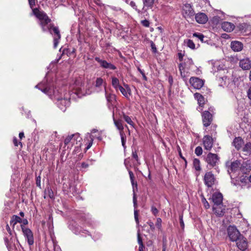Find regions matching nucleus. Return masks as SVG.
I'll return each mask as SVG.
<instances>
[{
	"instance_id": "obj_1",
	"label": "nucleus",
	"mask_w": 251,
	"mask_h": 251,
	"mask_svg": "<svg viewBox=\"0 0 251 251\" xmlns=\"http://www.w3.org/2000/svg\"><path fill=\"white\" fill-rule=\"evenodd\" d=\"M35 88H38L49 96L51 99L56 101L55 103L57 106L63 112L69 106L71 99H75V96L81 98L84 95L85 87L83 85H81L80 87H76L71 94L65 93L63 95L61 90L60 91L54 89V83L53 81H48L47 77H46L42 82L36 85Z\"/></svg>"
},
{
	"instance_id": "obj_2",
	"label": "nucleus",
	"mask_w": 251,
	"mask_h": 251,
	"mask_svg": "<svg viewBox=\"0 0 251 251\" xmlns=\"http://www.w3.org/2000/svg\"><path fill=\"white\" fill-rule=\"evenodd\" d=\"M29 4L32 13L40 21V25L43 31H49L53 36V47L56 48L61 38L60 31L57 27L53 26L51 24V20L43 11L39 10L37 8H33L35 4V0H28Z\"/></svg>"
},
{
	"instance_id": "obj_3",
	"label": "nucleus",
	"mask_w": 251,
	"mask_h": 251,
	"mask_svg": "<svg viewBox=\"0 0 251 251\" xmlns=\"http://www.w3.org/2000/svg\"><path fill=\"white\" fill-rule=\"evenodd\" d=\"M227 234L231 241L234 242L241 235L240 233L235 226H230L227 228Z\"/></svg>"
},
{
	"instance_id": "obj_4",
	"label": "nucleus",
	"mask_w": 251,
	"mask_h": 251,
	"mask_svg": "<svg viewBox=\"0 0 251 251\" xmlns=\"http://www.w3.org/2000/svg\"><path fill=\"white\" fill-rule=\"evenodd\" d=\"M21 228L24 236L27 240L28 245L30 246L32 245L34 243V238L31 230L23 225H21Z\"/></svg>"
},
{
	"instance_id": "obj_5",
	"label": "nucleus",
	"mask_w": 251,
	"mask_h": 251,
	"mask_svg": "<svg viewBox=\"0 0 251 251\" xmlns=\"http://www.w3.org/2000/svg\"><path fill=\"white\" fill-rule=\"evenodd\" d=\"M95 59L99 63L100 67L103 69L111 70H115L117 69V67L113 64L108 62L105 60L101 59L98 57H96Z\"/></svg>"
},
{
	"instance_id": "obj_6",
	"label": "nucleus",
	"mask_w": 251,
	"mask_h": 251,
	"mask_svg": "<svg viewBox=\"0 0 251 251\" xmlns=\"http://www.w3.org/2000/svg\"><path fill=\"white\" fill-rule=\"evenodd\" d=\"M216 179L214 175L211 172H207L204 176V181L205 184L208 187H212L215 183Z\"/></svg>"
},
{
	"instance_id": "obj_7",
	"label": "nucleus",
	"mask_w": 251,
	"mask_h": 251,
	"mask_svg": "<svg viewBox=\"0 0 251 251\" xmlns=\"http://www.w3.org/2000/svg\"><path fill=\"white\" fill-rule=\"evenodd\" d=\"M189 82L194 88L196 89H201L204 85V81L197 77H191Z\"/></svg>"
},
{
	"instance_id": "obj_8",
	"label": "nucleus",
	"mask_w": 251,
	"mask_h": 251,
	"mask_svg": "<svg viewBox=\"0 0 251 251\" xmlns=\"http://www.w3.org/2000/svg\"><path fill=\"white\" fill-rule=\"evenodd\" d=\"M218 161L219 157L216 154L210 152L206 157V162L211 167L215 166Z\"/></svg>"
},
{
	"instance_id": "obj_9",
	"label": "nucleus",
	"mask_w": 251,
	"mask_h": 251,
	"mask_svg": "<svg viewBox=\"0 0 251 251\" xmlns=\"http://www.w3.org/2000/svg\"><path fill=\"white\" fill-rule=\"evenodd\" d=\"M234 241H236L237 247L240 250L244 251L246 250L248 246V243L245 238L242 235L238 237V239Z\"/></svg>"
},
{
	"instance_id": "obj_10",
	"label": "nucleus",
	"mask_w": 251,
	"mask_h": 251,
	"mask_svg": "<svg viewBox=\"0 0 251 251\" xmlns=\"http://www.w3.org/2000/svg\"><path fill=\"white\" fill-rule=\"evenodd\" d=\"M203 144L205 150L209 151L213 146L214 140L209 135H205L203 138Z\"/></svg>"
},
{
	"instance_id": "obj_11",
	"label": "nucleus",
	"mask_w": 251,
	"mask_h": 251,
	"mask_svg": "<svg viewBox=\"0 0 251 251\" xmlns=\"http://www.w3.org/2000/svg\"><path fill=\"white\" fill-rule=\"evenodd\" d=\"M202 122L204 126H209L212 121V114L208 111H205L202 114Z\"/></svg>"
},
{
	"instance_id": "obj_12",
	"label": "nucleus",
	"mask_w": 251,
	"mask_h": 251,
	"mask_svg": "<svg viewBox=\"0 0 251 251\" xmlns=\"http://www.w3.org/2000/svg\"><path fill=\"white\" fill-rule=\"evenodd\" d=\"M70 228L72 230L73 232L76 235L80 234L82 236H86V234L90 235L87 230H83L81 227L77 226L76 224L72 225Z\"/></svg>"
},
{
	"instance_id": "obj_13",
	"label": "nucleus",
	"mask_w": 251,
	"mask_h": 251,
	"mask_svg": "<svg viewBox=\"0 0 251 251\" xmlns=\"http://www.w3.org/2000/svg\"><path fill=\"white\" fill-rule=\"evenodd\" d=\"M106 81L101 77H100L96 78L95 87L97 92L102 90V88L104 90V88H106Z\"/></svg>"
},
{
	"instance_id": "obj_14",
	"label": "nucleus",
	"mask_w": 251,
	"mask_h": 251,
	"mask_svg": "<svg viewBox=\"0 0 251 251\" xmlns=\"http://www.w3.org/2000/svg\"><path fill=\"white\" fill-rule=\"evenodd\" d=\"M239 66L244 70H248L251 68V61L249 58L240 60Z\"/></svg>"
},
{
	"instance_id": "obj_15",
	"label": "nucleus",
	"mask_w": 251,
	"mask_h": 251,
	"mask_svg": "<svg viewBox=\"0 0 251 251\" xmlns=\"http://www.w3.org/2000/svg\"><path fill=\"white\" fill-rule=\"evenodd\" d=\"M240 163L238 161H235L231 163L230 167L228 169L229 174L231 173H236L239 171Z\"/></svg>"
},
{
	"instance_id": "obj_16",
	"label": "nucleus",
	"mask_w": 251,
	"mask_h": 251,
	"mask_svg": "<svg viewBox=\"0 0 251 251\" xmlns=\"http://www.w3.org/2000/svg\"><path fill=\"white\" fill-rule=\"evenodd\" d=\"M212 201L214 203V205L219 206L222 204L223 196L221 193H214L212 195Z\"/></svg>"
},
{
	"instance_id": "obj_17",
	"label": "nucleus",
	"mask_w": 251,
	"mask_h": 251,
	"mask_svg": "<svg viewBox=\"0 0 251 251\" xmlns=\"http://www.w3.org/2000/svg\"><path fill=\"white\" fill-rule=\"evenodd\" d=\"M124 86H121L118 90H120L121 93L126 98H129V96L131 95V89L129 86L126 84H124Z\"/></svg>"
},
{
	"instance_id": "obj_18",
	"label": "nucleus",
	"mask_w": 251,
	"mask_h": 251,
	"mask_svg": "<svg viewBox=\"0 0 251 251\" xmlns=\"http://www.w3.org/2000/svg\"><path fill=\"white\" fill-rule=\"evenodd\" d=\"M231 48L234 51H240L243 49V44L238 41H233L231 43Z\"/></svg>"
},
{
	"instance_id": "obj_19",
	"label": "nucleus",
	"mask_w": 251,
	"mask_h": 251,
	"mask_svg": "<svg viewBox=\"0 0 251 251\" xmlns=\"http://www.w3.org/2000/svg\"><path fill=\"white\" fill-rule=\"evenodd\" d=\"M196 21L199 24H205L207 21V16L203 13H198L195 16Z\"/></svg>"
},
{
	"instance_id": "obj_20",
	"label": "nucleus",
	"mask_w": 251,
	"mask_h": 251,
	"mask_svg": "<svg viewBox=\"0 0 251 251\" xmlns=\"http://www.w3.org/2000/svg\"><path fill=\"white\" fill-rule=\"evenodd\" d=\"M235 27L234 24L228 22H224L222 24V29L226 32L232 31Z\"/></svg>"
},
{
	"instance_id": "obj_21",
	"label": "nucleus",
	"mask_w": 251,
	"mask_h": 251,
	"mask_svg": "<svg viewBox=\"0 0 251 251\" xmlns=\"http://www.w3.org/2000/svg\"><path fill=\"white\" fill-rule=\"evenodd\" d=\"M223 205H220L219 206L214 205L213 207V212L219 216H222L225 213V208H223Z\"/></svg>"
},
{
	"instance_id": "obj_22",
	"label": "nucleus",
	"mask_w": 251,
	"mask_h": 251,
	"mask_svg": "<svg viewBox=\"0 0 251 251\" xmlns=\"http://www.w3.org/2000/svg\"><path fill=\"white\" fill-rule=\"evenodd\" d=\"M183 9L185 11L186 14H188L189 16H192L194 14V11L190 4H185L183 6Z\"/></svg>"
},
{
	"instance_id": "obj_23",
	"label": "nucleus",
	"mask_w": 251,
	"mask_h": 251,
	"mask_svg": "<svg viewBox=\"0 0 251 251\" xmlns=\"http://www.w3.org/2000/svg\"><path fill=\"white\" fill-rule=\"evenodd\" d=\"M104 92L107 101L112 104L113 102L115 100L116 96L113 94L108 93L106 88H104Z\"/></svg>"
},
{
	"instance_id": "obj_24",
	"label": "nucleus",
	"mask_w": 251,
	"mask_h": 251,
	"mask_svg": "<svg viewBox=\"0 0 251 251\" xmlns=\"http://www.w3.org/2000/svg\"><path fill=\"white\" fill-rule=\"evenodd\" d=\"M243 143V141L241 138L237 137L235 138L233 142V145L237 150L240 149Z\"/></svg>"
},
{
	"instance_id": "obj_25",
	"label": "nucleus",
	"mask_w": 251,
	"mask_h": 251,
	"mask_svg": "<svg viewBox=\"0 0 251 251\" xmlns=\"http://www.w3.org/2000/svg\"><path fill=\"white\" fill-rule=\"evenodd\" d=\"M111 84L113 88L116 90H118V88L121 86L120 85V82L118 78L115 76L111 77Z\"/></svg>"
},
{
	"instance_id": "obj_26",
	"label": "nucleus",
	"mask_w": 251,
	"mask_h": 251,
	"mask_svg": "<svg viewBox=\"0 0 251 251\" xmlns=\"http://www.w3.org/2000/svg\"><path fill=\"white\" fill-rule=\"evenodd\" d=\"M195 99L197 100L198 103L200 106H202L204 104V99L203 97L199 93H195L194 94Z\"/></svg>"
},
{
	"instance_id": "obj_27",
	"label": "nucleus",
	"mask_w": 251,
	"mask_h": 251,
	"mask_svg": "<svg viewBox=\"0 0 251 251\" xmlns=\"http://www.w3.org/2000/svg\"><path fill=\"white\" fill-rule=\"evenodd\" d=\"M114 123L117 128V129L120 130V132L121 131L124 132V126L123 125L122 121L121 120H115L114 118H113Z\"/></svg>"
},
{
	"instance_id": "obj_28",
	"label": "nucleus",
	"mask_w": 251,
	"mask_h": 251,
	"mask_svg": "<svg viewBox=\"0 0 251 251\" xmlns=\"http://www.w3.org/2000/svg\"><path fill=\"white\" fill-rule=\"evenodd\" d=\"M144 7L143 10L146 11V7L151 8L154 3V0H143Z\"/></svg>"
},
{
	"instance_id": "obj_29",
	"label": "nucleus",
	"mask_w": 251,
	"mask_h": 251,
	"mask_svg": "<svg viewBox=\"0 0 251 251\" xmlns=\"http://www.w3.org/2000/svg\"><path fill=\"white\" fill-rule=\"evenodd\" d=\"M22 219L20 217L17 215H13L10 220V224L14 226L17 223H20Z\"/></svg>"
},
{
	"instance_id": "obj_30",
	"label": "nucleus",
	"mask_w": 251,
	"mask_h": 251,
	"mask_svg": "<svg viewBox=\"0 0 251 251\" xmlns=\"http://www.w3.org/2000/svg\"><path fill=\"white\" fill-rule=\"evenodd\" d=\"M44 193L45 195V196H44L45 198H46V196H47L50 199H54V194L53 191L50 187H47L46 189L45 190Z\"/></svg>"
},
{
	"instance_id": "obj_31",
	"label": "nucleus",
	"mask_w": 251,
	"mask_h": 251,
	"mask_svg": "<svg viewBox=\"0 0 251 251\" xmlns=\"http://www.w3.org/2000/svg\"><path fill=\"white\" fill-rule=\"evenodd\" d=\"M193 166L196 170L197 171H200L201 169V166H200V161L199 159L195 158L193 160Z\"/></svg>"
},
{
	"instance_id": "obj_32",
	"label": "nucleus",
	"mask_w": 251,
	"mask_h": 251,
	"mask_svg": "<svg viewBox=\"0 0 251 251\" xmlns=\"http://www.w3.org/2000/svg\"><path fill=\"white\" fill-rule=\"evenodd\" d=\"M123 119L127 124L133 126L134 123L132 121L131 119L130 118V117L124 114H123Z\"/></svg>"
},
{
	"instance_id": "obj_33",
	"label": "nucleus",
	"mask_w": 251,
	"mask_h": 251,
	"mask_svg": "<svg viewBox=\"0 0 251 251\" xmlns=\"http://www.w3.org/2000/svg\"><path fill=\"white\" fill-rule=\"evenodd\" d=\"M193 37H196L198 38L199 40H201L202 42H205V41L204 40V35L201 33H194L193 34Z\"/></svg>"
},
{
	"instance_id": "obj_34",
	"label": "nucleus",
	"mask_w": 251,
	"mask_h": 251,
	"mask_svg": "<svg viewBox=\"0 0 251 251\" xmlns=\"http://www.w3.org/2000/svg\"><path fill=\"white\" fill-rule=\"evenodd\" d=\"M185 43L187 46L191 49H195V45L193 41L190 39H188Z\"/></svg>"
},
{
	"instance_id": "obj_35",
	"label": "nucleus",
	"mask_w": 251,
	"mask_h": 251,
	"mask_svg": "<svg viewBox=\"0 0 251 251\" xmlns=\"http://www.w3.org/2000/svg\"><path fill=\"white\" fill-rule=\"evenodd\" d=\"M128 4H129L130 6L135 9L138 13L140 14L142 13V11L137 8L135 2L133 1H129Z\"/></svg>"
},
{
	"instance_id": "obj_36",
	"label": "nucleus",
	"mask_w": 251,
	"mask_h": 251,
	"mask_svg": "<svg viewBox=\"0 0 251 251\" xmlns=\"http://www.w3.org/2000/svg\"><path fill=\"white\" fill-rule=\"evenodd\" d=\"M120 136H121V138L122 146L125 148L126 141V137L125 136V134L124 132H122V131L120 132Z\"/></svg>"
},
{
	"instance_id": "obj_37",
	"label": "nucleus",
	"mask_w": 251,
	"mask_h": 251,
	"mask_svg": "<svg viewBox=\"0 0 251 251\" xmlns=\"http://www.w3.org/2000/svg\"><path fill=\"white\" fill-rule=\"evenodd\" d=\"M243 151L248 153L251 152V143H247L243 148Z\"/></svg>"
},
{
	"instance_id": "obj_38",
	"label": "nucleus",
	"mask_w": 251,
	"mask_h": 251,
	"mask_svg": "<svg viewBox=\"0 0 251 251\" xmlns=\"http://www.w3.org/2000/svg\"><path fill=\"white\" fill-rule=\"evenodd\" d=\"M179 70L181 74V75L183 77H185L186 76V75L185 74L184 71V67L182 64H179Z\"/></svg>"
},
{
	"instance_id": "obj_39",
	"label": "nucleus",
	"mask_w": 251,
	"mask_h": 251,
	"mask_svg": "<svg viewBox=\"0 0 251 251\" xmlns=\"http://www.w3.org/2000/svg\"><path fill=\"white\" fill-rule=\"evenodd\" d=\"M194 63L191 58H187V60H186L185 62V67L188 68H190L191 65H193Z\"/></svg>"
},
{
	"instance_id": "obj_40",
	"label": "nucleus",
	"mask_w": 251,
	"mask_h": 251,
	"mask_svg": "<svg viewBox=\"0 0 251 251\" xmlns=\"http://www.w3.org/2000/svg\"><path fill=\"white\" fill-rule=\"evenodd\" d=\"M195 152L198 156L201 155L202 153V148L200 146L196 147L195 150Z\"/></svg>"
},
{
	"instance_id": "obj_41",
	"label": "nucleus",
	"mask_w": 251,
	"mask_h": 251,
	"mask_svg": "<svg viewBox=\"0 0 251 251\" xmlns=\"http://www.w3.org/2000/svg\"><path fill=\"white\" fill-rule=\"evenodd\" d=\"M126 161H127V160L126 159L125 160V164L126 166V167L127 169L128 170V173H129V177H130V181H133V180H134V175H133V173L130 170L128 169V168H127V167L126 166Z\"/></svg>"
},
{
	"instance_id": "obj_42",
	"label": "nucleus",
	"mask_w": 251,
	"mask_h": 251,
	"mask_svg": "<svg viewBox=\"0 0 251 251\" xmlns=\"http://www.w3.org/2000/svg\"><path fill=\"white\" fill-rule=\"evenodd\" d=\"M73 139V137L72 135L68 136L66 138L64 141V143L66 145L69 144L70 143H71V141Z\"/></svg>"
},
{
	"instance_id": "obj_43",
	"label": "nucleus",
	"mask_w": 251,
	"mask_h": 251,
	"mask_svg": "<svg viewBox=\"0 0 251 251\" xmlns=\"http://www.w3.org/2000/svg\"><path fill=\"white\" fill-rule=\"evenodd\" d=\"M6 240H7V239H5V242L6 243V246H7V248H8L9 251H15L16 250V248L15 247V246L14 245L13 246H10V245H9L8 243H7Z\"/></svg>"
},
{
	"instance_id": "obj_44",
	"label": "nucleus",
	"mask_w": 251,
	"mask_h": 251,
	"mask_svg": "<svg viewBox=\"0 0 251 251\" xmlns=\"http://www.w3.org/2000/svg\"><path fill=\"white\" fill-rule=\"evenodd\" d=\"M52 243L54 251H61L60 247L57 244L54 240H52Z\"/></svg>"
},
{
	"instance_id": "obj_45",
	"label": "nucleus",
	"mask_w": 251,
	"mask_h": 251,
	"mask_svg": "<svg viewBox=\"0 0 251 251\" xmlns=\"http://www.w3.org/2000/svg\"><path fill=\"white\" fill-rule=\"evenodd\" d=\"M161 223H162L161 219L160 218H157L156 222V226L159 229H160L161 228Z\"/></svg>"
},
{
	"instance_id": "obj_46",
	"label": "nucleus",
	"mask_w": 251,
	"mask_h": 251,
	"mask_svg": "<svg viewBox=\"0 0 251 251\" xmlns=\"http://www.w3.org/2000/svg\"><path fill=\"white\" fill-rule=\"evenodd\" d=\"M137 235H138V243L139 244V246H143L144 245H143V242H142V239L140 236V232L139 231L138 232V234H137Z\"/></svg>"
},
{
	"instance_id": "obj_47",
	"label": "nucleus",
	"mask_w": 251,
	"mask_h": 251,
	"mask_svg": "<svg viewBox=\"0 0 251 251\" xmlns=\"http://www.w3.org/2000/svg\"><path fill=\"white\" fill-rule=\"evenodd\" d=\"M202 203L203 204V205L204 207L206 209H208L210 207V205L209 204V203L207 201L206 199L205 198H203L202 200Z\"/></svg>"
},
{
	"instance_id": "obj_48",
	"label": "nucleus",
	"mask_w": 251,
	"mask_h": 251,
	"mask_svg": "<svg viewBox=\"0 0 251 251\" xmlns=\"http://www.w3.org/2000/svg\"><path fill=\"white\" fill-rule=\"evenodd\" d=\"M142 25L145 27H149L150 26V22L147 20H144L141 22Z\"/></svg>"
},
{
	"instance_id": "obj_49",
	"label": "nucleus",
	"mask_w": 251,
	"mask_h": 251,
	"mask_svg": "<svg viewBox=\"0 0 251 251\" xmlns=\"http://www.w3.org/2000/svg\"><path fill=\"white\" fill-rule=\"evenodd\" d=\"M73 137V139L75 138L76 142H80L81 140V138L79 136V134L76 133L75 134H72Z\"/></svg>"
},
{
	"instance_id": "obj_50",
	"label": "nucleus",
	"mask_w": 251,
	"mask_h": 251,
	"mask_svg": "<svg viewBox=\"0 0 251 251\" xmlns=\"http://www.w3.org/2000/svg\"><path fill=\"white\" fill-rule=\"evenodd\" d=\"M134 218L137 224H139V219H138V211L137 210H134Z\"/></svg>"
},
{
	"instance_id": "obj_51",
	"label": "nucleus",
	"mask_w": 251,
	"mask_h": 251,
	"mask_svg": "<svg viewBox=\"0 0 251 251\" xmlns=\"http://www.w3.org/2000/svg\"><path fill=\"white\" fill-rule=\"evenodd\" d=\"M151 211L154 216H156L158 213V210H157V209L155 207L153 206L151 207Z\"/></svg>"
},
{
	"instance_id": "obj_52",
	"label": "nucleus",
	"mask_w": 251,
	"mask_h": 251,
	"mask_svg": "<svg viewBox=\"0 0 251 251\" xmlns=\"http://www.w3.org/2000/svg\"><path fill=\"white\" fill-rule=\"evenodd\" d=\"M138 70L139 71V72L141 74V75H142V76H143V78L144 79V80H145V81H147V77H146L144 71L141 70L140 68H138Z\"/></svg>"
},
{
	"instance_id": "obj_53",
	"label": "nucleus",
	"mask_w": 251,
	"mask_h": 251,
	"mask_svg": "<svg viewBox=\"0 0 251 251\" xmlns=\"http://www.w3.org/2000/svg\"><path fill=\"white\" fill-rule=\"evenodd\" d=\"M133 202L134 207L135 209L137 207V198L136 197L135 193H133Z\"/></svg>"
},
{
	"instance_id": "obj_54",
	"label": "nucleus",
	"mask_w": 251,
	"mask_h": 251,
	"mask_svg": "<svg viewBox=\"0 0 251 251\" xmlns=\"http://www.w3.org/2000/svg\"><path fill=\"white\" fill-rule=\"evenodd\" d=\"M131 184H132V187H133V193H135V189H137V183L136 182H134V180H133V181H131Z\"/></svg>"
},
{
	"instance_id": "obj_55",
	"label": "nucleus",
	"mask_w": 251,
	"mask_h": 251,
	"mask_svg": "<svg viewBox=\"0 0 251 251\" xmlns=\"http://www.w3.org/2000/svg\"><path fill=\"white\" fill-rule=\"evenodd\" d=\"M13 143L15 146H18V144H20L21 146H22V143L21 142H19V143H18V140L16 137H14L13 138Z\"/></svg>"
},
{
	"instance_id": "obj_56",
	"label": "nucleus",
	"mask_w": 251,
	"mask_h": 251,
	"mask_svg": "<svg viewBox=\"0 0 251 251\" xmlns=\"http://www.w3.org/2000/svg\"><path fill=\"white\" fill-rule=\"evenodd\" d=\"M149 226H150V228L152 230H153L154 229V224L153 222H151V221H149L148 223Z\"/></svg>"
},
{
	"instance_id": "obj_57",
	"label": "nucleus",
	"mask_w": 251,
	"mask_h": 251,
	"mask_svg": "<svg viewBox=\"0 0 251 251\" xmlns=\"http://www.w3.org/2000/svg\"><path fill=\"white\" fill-rule=\"evenodd\" d=\"M132 157L136 160V161H138V155L136 151L132 152Z\"/></svg>"
},
{
	"instance_id": "obj_58",
	"label": "nucleus",
	"mask_w": 251,
	"mask_h": 251,
	"mask_svg": "<svg viewBox=\"0 0 251 251\" xmlns=\"http://www.w3.org/2000/svg\"><path fill=\"white\" fill-rule=\"evenodd\" d=\"M89 137L91 138V142H90V143H89V144L88 145V146L87 147V149H89L91 147V146L92 145V143H93V139L91 137V135L89 134Z\"/></svg>"
},
{
	"instance_id": "obj_59",
	"label": "nucleus",
	"mask_w": 251,
	"mask_h": 251,
	"mask_svg": "<svg viewBox=\"0 0 251 251\" xmlns=\"http://www.w3.org/2000/svg\"><path fill=\"white\" fill-rule=\"evenodd\" d=\"M36 185L37 186H39V187H40L41 186V181H40V176L37 177Z\"/></svg>"
},
{
	"instance_id": "obj_60",
	"label": "nucleus",
	"mask_w": 251,
	"mask_h": 251,
	"mask_svg": "<svg viewBox=\"0 0 251 251\" xmlns=\"http://www.w3.org/2000/svg\"><path fill=\"white\" fill-rule=\"evenodd\" d=\"M151 49H152V51L153 52H156V50H157V49H156V48L155 47V45L153 43H152V44L151 45Z\"/></svg>"
},
{
	"instance_id": "obj_61",
	"label": "nucleus",
	"mask_w": 251,
	"mask_h": 251,
	"mask_svg": "<svg viewBox=\"0 0 251 251\" xmlns=\"http://www.w3.org/2000/svg\"><path fill=\"white\" fill-rule=\"evenodd\" d=\"M20 223H22L23 224V226H24V225H26L28 224V221L26 219H23L22 220V221Z\"/></svg>"
},
{
	"instance_id": "obj_62",
	"label": "nucleus",
	"mask_w": 251,
	"mask_h": 251,
	"mask_svg": "<svg viewBox=\"0 0 251 251\" xmlns=\"http://www.w3.org/2000/svg\"><path fill=\"white\" fill-rule=\"evenodd\" d=\"M101 237V234L99 233H97L96 236H94L95 240H97Z\"/></svg>"
},
{
	"instance_id": "obj_63",
	"label": "nucleus",
	"mask_w": 251,
	"mask_h": 251,
	"mask_svg": "<svg viewBox=\"0 0 251 251\" xmlns=\"http://www.w3.org/2000/svg\"><path fill=\"white\" fill-rule=\"evenodd\" d=\"M81 166L82 168H87L88 167V164L85 162H83L81 164Z\"/></svg>"
},
{
	"instance_id": "obj_64",
	"label": "nucleus",
	"mask_w": 251,
	"mask_h": 251,
	"mask_svg": "<svg viewBox=\"0 0 251 251\" xmlns=\"http://www.w3.org/2000/svg\"><path fill=\"white\" fill-rule=\"evenodd\" d=\"M247 94H248V96L249 97V98L251 100V91H248L247 92Z\"/></svg>"
}]
</instances>
